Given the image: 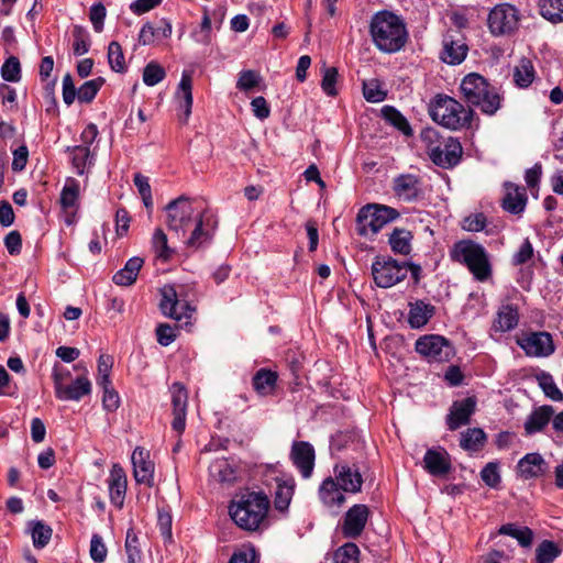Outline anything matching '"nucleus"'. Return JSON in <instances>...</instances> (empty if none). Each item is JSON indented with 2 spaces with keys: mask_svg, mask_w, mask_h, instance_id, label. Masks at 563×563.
I'll list each match as a JSON object with an SVG mask.
<instances>
[{
  "mask_svg": "<svg viewBox=\"0 0 563 563\" xmlns=\"http://www.w3.org/2000/svg\"><path fill=\"white\" fill-rule=\"evenodd\" d=\"M165 211L168 230L187 246L198 249L212 240L214 222L195 200L181 196L170 201Z\"/></svg>",
  "mask_w": 563,
  "mask_h": 563,
  "instance_id": "obj_1",
  "label": "nucleus"
},
{
  "mask_svg": "<svg viewBox=\"0 0 563 563\" xmlns=\"http://www.w3.org/2000/svg\"><path fill=\"white\" fill-rule=\"evenodd\" d=\"M369 32L375 46L384 53L400 51L408 40L405 23L389 11H380L373 15Z\"/></svg>",
  "mask_w": 563,
  "mask_h": 563,
  "instance_id": "obj_2",
  "label": "nucleus"
},
{
  "mask_svg": "<svg viewBox=\"0 0 563 563\" xmlns=\"http://www.w3.org/2000/svg\"><path fill=\"white\" fill-rule=\"evenodd\" d=\"M269 507L268 498L262 493H245L231 501L229 514L242 529L255 531L264 521Z\"/></svg>",
  "mask_w": 563,
  "mask_h": 563,
  "instance_id": "obj_3",
  "label": "nucleus"
},
{
  "mask_svg": "<svg viewBox=\"0 0 563 563\" xmlns=\"http://www.w3.org/2000/svg\"><path fill=\"white\" fill-rule=\"evenodd\" d=\"M420 137L430 159L437 166L452 168L460 163L463 148L457 139L443 135L433 128L423 129Z\"/></svg>",
  "mask_w": 563,
  "mask_h": 563,
  "instance_id": "obj_4",
  "label": "nucleus"
},
{
  "mask_svg": "<svg viewBox=\"0 0 563 563\" xmlns=\"http://www.w3.org/2000/svg\"><path fill=\"white\" fill-rule=\"evenodd\" d=\"M450 257L453 262L465 265L478 282H485L492 276V265L486 250L472 240L454 243L450 250Z\"/></svg>",
  "mask_w": 563,
  "mask_h": 563,
  "instance_id": "obj_5",
  "label": "nucleus"
},
{
  "mask_svg": "<svg viewBox=\"0 0 563 563\" xmlns=\"http://www.w3.org/2000/svg\"><path fill=\"white\" fill-rule=\"evenodd\" d=\"M398 217L399 212L391 207L367 205L358 211L356 218L357 233L363 236H373Z\"/></svg>",
  "mask_w": 563,
  "mask_h": 563,
  "instance_id": "obj_6",
  "label": "nucleus"
},
{
  "mask_svg": "<svg viewBox=\"0 0 563 563\" xmlns=\"http://www.w3.org/2000/svg\"><path fill=\"white\" fill-rule=\"evenodd\" d=\"M461 91L470 106H499L496 88L478 74H470L461 82Z\"/></svg>",
  "mask_w": 563,
  "mask_h": 563,
  "instance_id": "obj_7",
  "label": "nucleus"
},
{
  "mask_svg": "<svg viewBox=\"0 0 563 563\" xmlns=\"http://www.w3.org/2000/svg\"><path fill=\"white\" fill-rule=\"evenodd\" d=\"M161 294L162 300L159 307L162 312L177 321L185 320V324H188V320L192 317L195 308L186 299L184 287L165 285L161 289Z\"/></svg>",
  "mask_w": 563,
  "mask_h": 563,
  "instance_id": "obj_8",
  "label": "nucleus"
},
{
  "mask_svg": "<svg viewBox=\"0 0 563 563\" xmlns=\"http://www.w3.org/2000/svg\"><path fill=\"white\" fill-rule=\"evenodd\" d=\"M408 274L407 263H399L395 258L377 257L372 264V275L375 284L382 288H389L400 283Z\"/></svg>",
  "mask_w": 563,
  "mask_h": 563,
  "instance_id": "obj_9",
  "label": "nucleus"
},
{
  "mask_svg": "<svg viewBox=\"0 0 563 563\" xmlns=\"http://www.w3.org/2000/svg\"><path fill=\"white\" fill-rule=\"evenodd\" d=\"M417 353L429 362H448L454 355V349L450 341L439 334H426L420 336L415 344Z\"/></svg>",
  "mask_w": 563,
  "mask_h": 563,
  "instance_id": "obj_10",
  "label": "nucleus"
},
{
  "mask_svg": "<svg viewBox=\"0 0 563 563\" xmlns=\"http://www.w3.org/2000/svg\"><path fill=\"white\" fill-rule=\"evenodd\" d=\"M519 23L518 10L508 3L495 5L487 18L489 32L495 36L512 34Z\"/></svg>",
  "mask_w": 563,
  "mask_h": 563,
  "instance_id": "obj_11",
  "label": "nucleus"
},
{
  "mask_svg": "<svg viewBox=\"0 0 563 563\" xmlns=\"http://www.w3.org/2000/svg\"><path fill=\"white\" fill-rule=\"evenodd\" d=\"M103 84L104 79L98 77L84 82L77 89L71 75L66 74L63 78V100L66 104H71L76 99L80 103H89L93 100Z\"/></svg>",
  "mask_w": 563,
  "mask_h": 563,
  "instance_id": "obj_12",
  "label": "nucleus"
},
{
  "mask_svg": "<svg viewBox=\"0 0 563 563\" xmlns=\"http://www.w3.org/2000/svg\"><path fill=\"white\" fill-rule=\"evenodd\" d=\"M429 113L434 122L450 130L468 126L473 117L472 108H429Z\"/></svg>",
  "mask_w": 563,
  "mask_h": 563,
  "instance_id": "obj_13",
  "label": "nucleus"
},
{
  "mask_svg": "<svg viewBox=\"0 0 563 563\" xmlns=\"http://www.w3.org/2000/svg\"><path fill=\"white\" fill-rule=\"evenodd\" d=\"M517 344L532 357H548L555 350L552 335L543 331L523 334L517 340Z\"/></svg>",
  "mask_w": 563,
  "mask_h": 563,
  "instance_id": "obj_14",
  "label": "nucleus"
},
{
  "mask_svg": "<svg viewBox=\"0 0 563 563\" xmlns=\"http://www.w3.org/2000/svg\"><path fill=\"white\" fill-rule=\"evenodd\" d=\"M369 517V509L366 505L357 504L351 507L341 527L345 538L355 539L362 534Z\"/></svg>",
  "mask_w": 563,
  "mask_h": 563,
  "instance_id": "obj_15",
  "label": "nucleus"
},
{
  "mask_svg": "<svg viewBox=\"0 0 563 563\" xmlns=\"http://www.w3.org/2000/svg\"><path fill=\"white\" fill-rule=\"evenodd\" d=\"M131 462L133 464V476L136 483L152 487L154 485L155 465L151 460L150 451L136 446L132 453Z\"/></svg>",
  "mask_w": 563,
  "mask_h": 563,
  "instance_id": "obj_16",
  "label": "nucleus"
},
{
  "mask_svg": "<svg viewBox=\"0 0 563 563\" xmlns=\"http://www.w3.org/2000/svg\"><path fill=\"white\" fill-rule=\"evenodd\" d=\"M170 394L174 415L172 427L176 432L181 433L186 427L187 390L181 384L174 383L170 387Z\"/></svg>",
  "mask_w": 563,
  "mask_h": 563,
  "instance_id": "obj_17",
  "label": "nucleus"
},
{
  "mask_svg": "<svg viewBox=\"0 0 563 563\" xmlns=\"http://www.w3.org/2000/svg\"><path fill=\"white\" fill-rule=\"evenodd\" d=\"M475 409L476 399L474 397L454 401L446 418L448 428L450 430H456L467 424Z\"/></svg>",
  "mask_w": 563,
  "mask_h": 563,
  "instance_id": "obj_18",
  "label": "nucleus"
},
{
  "mask_svg": "<svg viewBox=\"0 0 563 563\" xmlns=\"http://www.w3.org/2000/svg\"><path fill=\"white\" fill-rule=\"evenodd\" d=\"M126 486L125 471L119 464H113L108 478V488L110 501L117 508H122L124 504Z\"/></svg>",
  "mask_w": 563,
  "mask_h": 563,
  "instance_id": "obj_19",
  "label": "nucleus"
},
{
  "mask_svg": "<svg viewBox=\"0 0 563 563\" xmlns=\"http://www.w3.org/2000/svg\"><path fill=\"white\" fill-rule=\"evenodd\" d=\"M290 457L300 471L302 477L311 476L314 466V450L308 442H295L291 446Z\"/></svg>",
  "mask_w": 563,
  "mask_h": 563,
  "instance_id": "obj_20",
  "label": "nucleus"
},
{
  "mask_svg": "<svg viewBox=\"0 0 563 563\" xmlns=\"http://www.w3.org/2000/svg\"><path fill=\"white\" fill-rule=\"evenodd\" d=\"M501 207L511 214H521L527 206L526 188L514 183H505Z\"/></svg>",
  "mask_w": 563,
  "mask_h": 563,
  "instance_id": "obj_21",
  "label": "nucleus"
},
{
  "mask_svg": "<svg viewBox=\"0 0 563 563\" xmlns=\"http://www.w3.org/2000/svg\"><path fill=\"white\" fill-rule=\"evenodd\" d=\"M91 393V383L86 376L77 377L70 385H60L59 376L56 377V397L60 400L79 401Z\"/></svg>",
  "mask_w": 563,
  "mask_h": 563,
  "instance_id": "obj_22",
  "label": "nucleus"
},
{
  "mask_svg": "<svg viewBox=\"0 0 563 563\" xmlns=\"http://www.w3.org/2000/svg\"><path fill=\"white\" fill-rule=\"evenodd\" d=\"M548 471V463L539 453H528L517 464L518 475L523 479L537 478Z\"/></svg>",
  "mask_w": 563,
  "mask_h": 563,
  "instance_id": "obj_23",
  "label": "nucleus"
},
{
  "mask_svg": "<svg viewBox=\"0 0 563 563\" xmlns=\"http://www.w3.org/2000/svg\"><path fill=\"white\" fill-rule=\"evenodd\" d=\"M394 194L402 201L416 200L420 194V181L417 176L411 174L399 175L394 179Z\"/></svg>",
  "mask_w": 563,
  "mask_h": 563,
  "instance_id": "obj_24",
  "label": "nucleus"
},
{
  "mask_svg": "<svg viewBox=\"0 0 563 563\" xmlns=\"http://www.w3.org/2000/svg\"><path fill=\"white\" fill-rule=\"evenodd\" d=\"M334 479L345 493H357L362 487V476L356 468L346 464H339L334 467Z\"/></svg>",
  "mask_w": 563,
  "mask_h": 563,
  "instance_id": "obj_25",
  "label": "nucleus"
},
{
  "mask_svg": "<svg viewBox=\"0 0 563 563\" xmlns=\"http://www.w3.org/2000/svg\"><path fill=\"white\" fill-rule=\"evenodd\" d=\"M423 463L426 470L433 476L446 475L451 470L450 456L444 450H428Z\"/></svg>",
  "mask_w": 563,
  "mask_h": 563,
  "instance_id": "obj_26",
  "label": "nucleus"
},
{
  "mask_svg": "<svg viewBox=\"0 0 563 563\" xmlns=\"http://www.w3.org/2000/svg\"><path fill=\"white\" fill-rule=\"evenodd\" d=\"M435 312L434 306L423 300L409 303L408 323L412 329L424 327Z\"/></svg>",
  "mask_w": 563,
  "mask_h": 563,
  "instance_id": "obj_27",
  "label": "nucleus"
},
{
  "mask_svg": "<svg viewBox=\"0 0 563 563\" xmlns=\"http://www.w3.org/2000/svg\"><path fill=\"white\" fill-rule=\"evenodd\" d=\"M554 409L552 406L544 405L534 409L525 421V431L528 435L540 432L552 420Z\"/></svg>",
  "mask_w": 563,
  "mask_h": 563,
  "instance_id": "obj_28",
  "label": "nucleus"
},
{
  "mask_svg": "<svg viewBox=\"0 0 563 563\" xmlns=\"http://www.w3.org/2000/svg\"><path fill=\"white\" fill-rule=\"evenodd\" d=\"M319 497L322 504L329 508L340 507L345 501L343 490L335 479L325 478L319 487Z\"/></svg>",
  "mask_w": 563,
  "mask_h": 563,
  "instance_id": "obj_29",
  "label": "nucleus"
},
{
  "mask_svg": "<svg viewBox=\"0 0 563 563\" xmlns=\"http://www.w3.org/2000/svg\"><path fill=\"white\" fill-rule=\"evenodd\" d=\"M467 45L461 40L446 35L443 40L442 60L451 65L461 64L467 55Z\"/></svg>",
  "mask_w": 563,
  "mask_h": 563,
  "instance_id": "obj_30",
  "label": "nucleus"
},
{
  "mask_svg": "<svg viewBox=\"0 0 563 563\" xmlns=\"http://www.w3.org/2000/svg\"><path fill=\"white\" fill-rule=\"evenodd\" d=\"M143 264V258L139 256L131 257L124 267L113 275V283L120 286H131L135 283Z\"/></svg>",
  "mask_w": 563,
  "mask_h": 563,
  "instance_id": "obj_31",
  "label": "nucleus"
},
{
  "mask_svg": "<svg viewBox=\"0 0 563 563\" xmlns=\"http://www.w3.org/2000/svg\"><path fill=\"white\" fill-rule=\"evenodd\" d=\"M519 321V313L515 306L504 305L498 311L493 323V329L497 332H507L515 329Z\"/></svg>",
  "mask_w": 563,
  "mask_h": 563,
  "instance_id": "obj_32",
  "label": "nucleus"
},
{
  "mask_svg": "<svg viewBox=\"0 0 563 563\" xmlns=\"http://www.w3.org/2000/svg\"><path fill=\"white\" fill-rule=\"evenodd\" d=\"M80 185L75 178H67L62 189L59 203L65 212H73L78 208Z\"/></svg>",
  "mask_w": 563,
  "mask_h": 563,
  "instance_id": "obj_33",
  "label": "nucleus"
},
{
  "mask_svg": "<svg viewBox=\"0 0 563 563\" xmlns=\"http://www.w3.org/2000/svg\"><path fill=\"white\" fill-rule=\"evenodd\" d=\"M413 235L409 230L395 228L389 234V245L396 254L408 255L412 250Z\"/></svg>",
  "mask_w": 563,
  "mask_h": 563,
  "instance_id": "obj_34",
  "label": "nucleus"
},
{
  "mask_svg": "<svg viewBox=\"0 0 563 563\" xmlns=\"http://www.w3.org/2000/svg\"><path fill=\"white\" fill-rule=\"evenodd\" d=\"M212 478L220 483H233L236 478V470L227 459H218L209 466Z\"/></svg>",
  "mask_w": 563,
  "mask_h": 563,
  "instance_id": "obj_35",
  "label": "nucleus"
},
{
  "mask_svg": "<svg viewBox=\"0 0 563 563\" xmlns=\"http://www.w3.org/2000/svg\"><path fill=\"white\" fill-rule=\"evenodd\" d=\"M379 114L386 122H388L404 135H412V129L408 120L397 110V108H382L379 110Z\"/></svg>",
  "mask_w": 563,
  "mask_h": 563,
  "instance_id": "obj_36",
  "label": "nucleus"
},
{
  "mask_svg": "<svg viewBox=\"0 0 563 563\" xmlns=\"http://www.w3.org/2000/svg\"><path fill=\"white\" fill-rule=\"evenodd\" d=\"M277 382L275 373L267 369H260L253 377V387L261 396L269 395L274 391Z\"/></svg>",
  "mask_w": 563,
  "mask_h": 563,
  "instance_id": "obj_37",
  "label": "nucleus"
},
{
  "mask_svg": "<svg viewBox=\"0 0 563 563\" xmlns=\"http://www.w3.org/2000/svg\"><path fill=\"white\" fill-rule=\"evenodd\" d=\"M499 534H505L515 538L521 547H530L533 539V532L528 527H518L514 523L503 525L499 530Z\"/></svg>",
  "mask_w": 563,
  "mask_h": 563,
  "instance_id": "obj_38",
  "label": "nucleus"
},
{
  "mask_svg": "<svg viewBox=\"0 0 563 563\" xmlns=\"http://www.w3.org/2000/svg\"><path fill=\"white\" fill-rule=\"evenodd\" d=\"M540 14L552 23L563 22V0H539Z\"/></svg>",
  "mask_w": 563,
  "mask_h": 563,
  "instance_id": "obj_39",
  "label": "nucleus"
},
{
  "mask_svg": "<svg viewBox=\"0 0 563 563\" xmlns=\"http://www.w3.org/2000/svg\"><path fill=\"white\" fill-rule=\"evenodd\" d=\"M486 441L485 432L479 428L467 429L461 434L460 445L466 451H478Z\"/></svg>",
  "mask_w": 563,
  "mask_h": 563,
  "instance_id": "obj_40",
  "label": "nucleus"
},
{
  "mask_svg": "<svg viewBox=\"0 0 563 563\" xmlns=\"http://www.w3.org/2000/svg\"><path fill=\"white\" fill-rule=\"evenodd\" d=\"M534 75L531 60L522 58L514 69V81L518 87L526 88L533 81Z\"/></svg>",
  "mask_w": 563,
  "mask_h": 563,
  "instance_id": "obj_41",
  "label": "nucleus"
},
{
  "mask_svg": "<svg viewBox=\"0 0 563 563\" xmlns=\"http://www.w3.org/2000/svg\"><path fill=\"white\" fill-rule=\"evenodd\" d=\"M536 379L548 398L553 401L563 400V393L556 386L551 374L547 372H540L536 374Z\"/></svg>",
  "mask_w": 563,
  "mask_h": 563,
  "instance_id": "obj_42",
  "label": "nucleus"
},
{
  "mask_svg": "<svg viewBox=\"0 0 563 563\" xmlns=\"http://www.w3.org/2000/svg\"><path fill=\"white\" fill-rule=\"evenodd\" d=\"M30 525L33 545L38 549L46 547L52 538V528L42 521H32Z\"/></svg>",
  "mask_w": 563,
  "mask_h": 563,
  "instance_id": "obj_43",
  "label": "nucleus"
},
{
  "mask_svg": "<svg viewBox=\"0 0 563 563\" xmlns=\"http://www.w3.org/2000/svg\"><path fill=\"white\" fill-rule=\"evenodd\" d=\"M560 553L561 551L554 542L544 540L536 549L534 563H552Z\"/></svg>",
  "mask_w": 563,
  "mask_h": 563,
  "instance_id": "obj_44",
  "label": "nucleus"
},
{
  "mask_svg": "<svg viewBox=\"0 0 563 563\" xmlns=\"http://www.w3.org/2000/svg\"><path fill=\"white\" fill-rule=\"evenodd\" d=\"M152 243L158 258L167 261L172 257L174 251L168 246L167 235L162 229L155 230Z\"/></svg>",
  "mask_w": 563,
  "mask_h": 563,
  "instance_id": "obj_45",
  "label": "nucleus"
},
{
  "mask_svg": "<svg viewBox=\"0 0 563 563\" xmlns=\"http://www.w3.org/2000/svg\"><path fill=\"white\" fill-rule=\"evenodd\" d=\"M294 481L277 484L275 492V506L277 509L284 510L288 507L294 494Z\"/></svg>",
  "mask_w": 563,
  "mask_h": 563,
  "instance_id": "obj_46",
  "label": "nucleus"
},
{
  "mask_svg": "<svg viewBox=\"0 0 563 563\" xmlns=\"http://www.w3.org/2000/svg\"><path fill=\"white\" fill-rule=\"evenodd\" d=\"M108 62L111 69L117 73H122L126 68L123 49L115 41L108 46Z\"/></svg>",
  "mask_w": 563,
  "mask_h": 563,
  "instance_id": "obj_47",
  "label": "nucleus"
},
{
  "mask_svg": "<svg viewBox=\"0 0 563 563\" xmlns=\"http://www.w3.org/2000/svg\"><path fill=\"white\" fill-rule=\"evenodd\" d=\"M360 550L355 543H345L334 553V563H358Z\"/></svg>",
  "mask_w": 563,
  "mask_h": 563,
  "instance_id": "obj_48",
  "label": "nucleus"
},
{
  "mask_svg": "<svg viewBox=\"0 0 563 563\" xmlns=\"http://www.w3.org/2000/svg\"><path fill=\"white\" fill-rule=\"evenodd\" d=\"M363 93L365 99L373 103L382 102L386 97V92L383 90L382 84L376 79H371L363 84Z\"/></svg>",
  "mask_w": 563,
  "mask_h": 563,
  "instance_id": "obj_49",
  "label": "nucleus"
},
{
  "mask_svg": "<svg viewBox=\"0 0 563 563\" xmlns=\"http://www.w3.org/2000/svg\"><path fill=\"white\" fill-rule=\"evenodd\" d=\"M488 223L487 217L483 212L471 213L462 220L461 227L467 232H481Z\"/></svg>",
  "mask_w": 563,
  "mask_h": 563,
  "instance_id": "obj_50",
  "label": "nucleus"
},
{
  "mask_svg": "<svg viewBox=\"0 0 563 563\" xmlns=\"http://www.w3.org/2000/svg\"><path fill=\"white\" fill-rule=\"evenodd\" d=\"M1 76L5 81L16 82L21 79V66L15 56H10L1 67Z\"/></svg>",
  "mask_w": 563,
  "mask_h": 563,
  "instance_id": "obj_51",
  "label": "nucleus"
},
{
  "mask_svg": "<svg viewBox=\"0 0 563 563\" xmlns=\"http://www.w3.org/2000/svg\"><path fill=\"white\" fill-rule=\"evenodd\" d=\"M74 54L77 56L84 55L89 51L90 42L87 31L81 26L74 27Z\"/></svg>",
  "mask_w": 563,
  "mask_h": 563,
  "instance_id": "obj_52",
  "label": "nucleus"
},
{
  "mask_svg": "<svg viewBox=\"0 0 563 563\" xmlns=\"http://www.w3.org/2000/svg\"><path fill=\"white\" fill-rule=\"evenodd\" d=\"M113 360L110 355L102 354L98 358V376L97 384L99 386H108L111 383L110 373L112 369Z\"/></svg>",
  "mask_w": 563,
  "mask_h": 563,
  "instance_id": "obj_53",
  "label": "nucleus"
},
{
  "mask_svg": "<svg viewBox=\"0 0 563 563\" xmlns=\"http://www.w3.org/2000/svg\"><path fill=\"white\" fill-rule=\"evenodd\" d=\"M176 98L177 101L184 106H192L191 76L187 73H184L181 76L176 91Z\"/></svg>",
  "mask_w": 563,
  "mask_h": 563,
  "instance_id": "obj_54",
  "label": "nucleus"
},
{
  "mask_svg": "<svg viewBox=\"0 0 563 563\" xmlns=\"http://www.w3.org/2000/svg\"><path fill=\"white\" fill-rule=\"evenodd\" d=\"M191 36L199 44L209 45L211 43V41H212L211 19L209 16L207 10H205V13L202 15V20L200 23V30L192 32Z\"/></svg>",
  "mask_w": 563,
  "mask_h": 563,
  "instance_id": "obj_55",
  "label": "nucleus"
},
{
  "mask_svg": "<svg viewBox=\"0 0 563 563\" xmlns=\"http://www.w3.org/2000/svg\"><path fill=\"white\" fill-rule=\"evenodd\" d=\"M165 77L164 68L157 63H150L143 70V81L147 86H155Z\"/></svg>",
  "mask_w": 563,
  "mask_h": 563,
  "instance_id": "obj_56",
  "label": "nucleus"
},
{
  "mask_svg": "<svg viewBox=\"0 0 563 563\" xmlns=\"http://www.w3.org/2000/svg\"><path fill=\"white\" fill-rule=\"evenodd\" d=\"M257 553L252 544H244L231 556L229 563H255Z\"/></svg>",
  "mask_w": 563,
  "mask_h": 563,
  "instance_id": "obj_57",
  "label": "nucleus"
},
{
  "mask_svg": "<svg viewBox=\"0 0 563 563\" xmlns=\"http://www.w3.org/2000/svg\"><path fill=\"white\" fill-rule=\"evenodd\" d=\"M90 156L88 146L78 145L71 151V162L78 174H84V169Z\"/></svg>",
  "mask_w": 563,
  "mask_h": 563,
  "instance_id": "obj_58",
  "label": "nucleus"
},
{
  "mask_svg": "<svg viewBox=\"0 0 563 563\" xmlns=\"http://www.w3.org/2000/svg\"><path fill=\"white\" fill-rule=\"evenodd\" d=\"M482 481L489 487H497L500 483V474L498 471V464L489 462L481 472Z\"/></svg>",
  "mask_w": 563,
  "mask_h": 563,
  "instance_id": "obj_59",
  "label": "nucleus"
},
{
  "mask_svg": "<svg viewBox=\"0 0 563 563\" xmlns=\"http://www.w3.org/2000/svg\"><path fill=\"white\" fill-rule=\"evenodd\" d=\"M338 70L334 67L324 68L321 80V88L328 96L336 95Z\"/></svg>",
  "mask_w": 563,
  "mask_h": 563,
  "instance_id": "obj_60",
  "label": "nucleus"
},
{
  "mask_svg": "<svg viewBox=\"0 0 563 563\" xmlns=\"http://www.w3.org/2000/svg\"><path fill=\"white\" fill-rule=\"evenodd\" d=\"M103 389L102 406L108 411H115L120 406V397L112 388L111 383L108 386H100Z\"/></svg>",
  "mask_w": 563,
  "mask_h": 563,
  "instance_id": "obj_61",
  "label": "nucleus"
},
{
  "mask_svg": "<svg viewBox=\"0 0 563 563\" xmlns=\"http://www.w3.org/2000/svg\"><path fill=\"white\" fill-rule=\"evenodd\" d=\"M260 81L261 76L258 73L254 70H244L240 74L236 86L240 90L247 91L255 88Z\"/></svg>",
  "mask_w": 563,
  "mask_h": 563,
  "instance_id": "obj_62",
  "label": "nucleus"
},
{
  "mask_svg": "<svg viewBox=\"0 0 563 563\" xmlns=\"http://www.w3.org/2000/svg\"><path fill=\"white\" fill-rule=\"evenodd\" d=\"M107 548L99 534H93L90 541V556L95 562L101 563L107 558Z\"/></svg>",
  "mask_w": 563,
  "mask_h": 563,
  "instance_id": "obj_63",
  "label": "nucleus"
},
{
  "mask_svg": "<svg viewBox=\"0 0 563 563\" xmlns=\"http://www.w3.org/2000/svg\"><path fill=\"white\" fill-rule=\"evenodd\" d=\"M475 9L474 8H462L452 12L450 19L452 23L459 29H465L468 26L470 19L474 18Z\"/></svg>",
  "mask_w": 563,
  "mask_h": 563,
  "instance_id": "obj_64",
  "label": "nucleus"
}]
</instances>
